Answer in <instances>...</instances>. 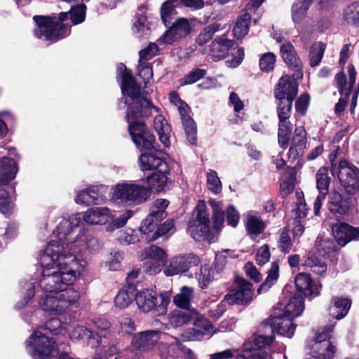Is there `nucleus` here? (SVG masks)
<instances>
[{
	"label": "nucleus",
	"instance_id": "nucleus-1",
	"mask_svg": "<svg viewBox=\"0 0 359 359\" xmlns=\"http://www.w3.org/2000/svg\"><path fill=\"white\" fill-rule=\"evenodd\" d=\"M55 222L53 233L61 243L50 241L40 254L42 271L39 284L46 293L40 297L39 305L43 311L59 316L79 304V292L66 286L73 285L88 268L87 260L79 254L96 252L102 245L84 227L72 234L81 223L79 213L59 217Z\"/></svg>",
	"mask_w": 359,
	"mask_h": 359
},
{
	"label": "nucleus",
	"instance_id": "nucleus-2",
	"mask_svg": "<svg viewBox=\"0 0 359 359\" xmlns=\"http://www.w3.org/2000/svg\"><path fill=\"white\" fill-rule=\"evenodd\" d=\"M137 103L130 100L128 104L126 120L128 131L135 145L141 150L151 149L154 142V135L147 130L142 118L151 114L157 108L146 97L137 99Z\"/></svg>",
	"mask_w": 359,
	"mask_h": 359
},
{
	"label": "nucleus",
	"instance_id": "nucleus-3",
	"mask_svg": "<svg viewBox=\"0 0 359 359\" xmlns=\"http://www.w3.org/2000/svg\"><path fill=\"white\" fill-rule=\"evenodd\" d=\"M168 205L169 201L163 198L157 199L153 203L150 213L142 221L140 226V231L145 235L147 241H154L174 228L172 220H167L158 227V223L167 215L165 209Z\"/></svg>",
	"mask_w": 359,
	"mask_h": 359
},
{
	"label": "nucleus",
	"instance_id": "nucleus-4",
	"mask_svg": "<svg viewBox=\"0 0 359 359\" xmlns=\"http://www.w3.org/2000/svg\"><path fill=\"white\" fill-rule=\"evenodd\" d=\"M149 197L146 187L132 182L116 184L109 191L111 203L122 207L133 208L144 203Z\"/></svg>",
	"mask_w": 359,
	"mask_h": 359
},
{
	"label": "nucleus",
	"instance_id": "nucleus-5",
	"mask_svg": "<svg viewBox=\"0 0 359 359\" xmlns=\"http://www.w3.org/2000/svg\"><path fill=\"white\" fill-rule=\"evenodd\" d=\"M68 13H60L59 14V20L63 22L68 18ZM34 20L37 25V28L34 31L36 37L41 39L43 37L46 41L51 43L62 39L70 34L69 26L53 20L50 17L34 16Z\"/></svg>",
	"mask_w": 359,
	"mask_h": 359
},
{
	"label": "nucleus",
	"instance_id": "nucleus-6",
	"mask_svg": "<svg viewBox=\"0 0 359 359\" xmlns=\"http://www.w3.org/2000/svg\"><path fill=\"white\" fill-rule=\"evenodd\" d=\"M197 219L191 221L189 226V232L191 236L197 241H208L209 243L215 242L220 230L210 226L209 213L203 201H199L197 207Z\"/></svg>",
	"mask_w": 359,
	"mask_h": 359
},
{
	"label": "nucleus",
	"instance_id": "nucleus-7",
	"mask_svg": "<svg viewBox=\"0 0 359 359\" xmlns=\"http://www.w3.org/2000/svg\"><path fill=\"white\" fill-rule=\"evenodd\" d=\"M28 353L34 359H47L57 353V346L53 338L41 330L35 331L26 341Z\"/></svg>",
	"mask_w": 359,
	"mask_h": 359
},
{
	"label": "nucleus",
	"instance_id": "nucleus-8",
	"mask_svg": "<svg viewBox=\"0 0 359 359\" xmlns=\"http://www.w3.org/2000/svg\"><path fill=\"white\" fill-rule=\"evenodd\" d=\"M170 295L167 292L160 294L158 297L155 291L150 289H144L135 291V302L138 309L143 312L155 310L158 314L166 313L167 306L170 303Z\"/></svg>",
	"mask_w": 359,
	"mask_h": 359
},
{
	"label": "nucleus",
	"instance_id": "nucleus-9",
	"mask_svg": "<svg viewBox=\"0 0 359 359\" xmlns=\"http://www.w3.org/2000/svg\"><path fill=\"white\" fill-rule=\"evenodd\" d=\"M332 327L327 326L319 331L311 344V355L306 359H331L336 348L330 341Z\"/></svg>",
	"mask_w": 359,
	"mask_h": 359
},
{
	"label": "nucleus",
	"instance_id": "nucleus-10",
	"mask_svg": "<svg viewBox=\"0 0 359 359\" xmlns=\"http://www.w3.org/2000/svg\"><path fill=\"white\" fill-rule=\"evenodd\" d=\"M273 340V336L254 335L244 344L243 353L236 359H272L265 348L271 345Z\"/></svg>",
	"mask_w": 359,
	"mask_h": 359
},
{
	"label": "nucleus",
	"instance_id": "nucleus-11",
	"mask_svg": "<svg viewBox=\"0 0 359 359\" xmlns=\"http://www.w3.org/2000/svg\"><path fill=\"white\" fill-rule=\"evenodd\" d=\"M159 339L160 332L156 330L140 332L133 337L131 345L126 349L124 355L128 359H133L137 356L138 351L150 349L155 346Z\"/></svg>",
	"mask_w": 359,
	"mask_h": 359
},
{
	"label": "nucleus",
	"instance_id": "nucleus-12",
	"mask_svg": "<svg viewBox=\"0 0 359 359\" xmlns=\"http://www.w3.org/2000/svg\"><path fill=\"white\" fill-rule=\"evenodd\" d=\"M236 287L224 296L228 305H248L254 298L252 284L241 277L235 279Z\"/></svg>",
	"mask_w": 359,
	"mask_h": 359
},
{
	"label": "nucleus",
	"instance_id": "nucleus-13",
	"mask_svg": "<svg viewBox=\"0 0 359 359\" xmlns=\"http://www.w3.org/2000/svg\"><path fill=\"white\" fill-rule=\"evenodd\" d=\"M337 170L338 178L346 192L359 194V168L346 160H341Z\"/></svg>",
	"mask_w": 359,
	"mask_h": 359
},
{
	"label": "nucleus",
	"instance_id": "nucleus-14",
	"mask_svg": "<svg viewBox=\"0 0 359 359\" xmlns=\"http://www.w3.org/2000/svg\"><path fill=\"white\" fill-rule=\"evenodd\" d=\"M118 76L121 79V90L124 96V104H127L130 100H134L137 103V100L145 96L144 93H140V87L136 83L130 72L128 71L123 64H119L118 66Z\"/></svg>",
	"mask_w": 359,
	"mask_h": 359
},
{
	"label": "nucleus",
	"instance_id": "nucleus-15",
	"mask_svg": "<svg viewBox=\"0 0 359 359\" xmlns=\"http://www.w3.org/2000/svg\"><path fill=\"white\" fill-rule=\"evenodd\" d=\"M142 256L144 259V271L151 275L156 274L162 270L167 259L165 252L154 245L145 248L142 253Z\"/></svg>",
	"mask_w": 359,
	"mask_h": 359
},
{
	"label": "nucleus",
	"instance_id": "nucleus-16",
	"mask_svg": "<svg viewBox=\"0 0 359 359\" xmlns=\"http://www.w3.org/2000/svg\"><path fill=\"white\" fill-rule=\"evenodd\" d=\"M192 321L194 325L198 328H189L184 331L181 334V338L184 341H196L203 339L204 335H212L217 331L210 321L203 316L199 314L196 311V315H194Z\"/></svg>",
	"mask_w": 359,
	"mask_h": 359
},
{
	"label": "nucleus",
	"instance_id": "nucleus-17",
	"mask_svg": "<svg viewBox=\"0 0 359 359\" xmlns=\"http://www.w3.org/2000/svg\"><path fill=\"white\" fill-rule=\"evenodd\" d=\"M200 259L198 257L193 254L172 257L169 264L164 270L167 276H172L187 271L192 266L198 265Z\"/></svg>",
	"mask_w": 359,
	"mask_h": 359
},
{
	"label": "nucleus",
	"instance_id": "nucleus-18",
	"mask_svg": "<svg viewBox=\"0 0 359 359\" xmlns=\"http://www.w3.org/2000/svg\"><path fill=\"white\" fill-rule=\"evenodd\" d=\"M184 4L185 6L196 9L201 8L203 0H168L161 8V15L163 22L165 25L170 23L172 17L176 14L175 8Z\"/></svg>",
	"mask_w": 359,
	"mask_h": 359
},
{
	"label": "nucleus",
	"instance_id": "nucleus-19",
	"mask_svg": "<svg viewBox=\"0 0 359 359\" xmlns=\"http://www.w3.org/2000/svg\"><path fill=\"white\" fill-rule=\"evenodd\" d=\"M298 91V84L296 80L288 75L283 76L276 88L275 97L279 100L292 102Z\"/></svg>",
	"mask_w": 359,
	"mask_h": 359
},
{
	"label": "nucleus",
	"instance_id": "nucleus-20",
	"mask_svg": "<svg viewBox=\"0 0 359 359\" xmlns=\"http://www.w3.org/2000/svg\"><path fill=\"white\" fill-rule=\"evenodd\" d=\"M113 219V212L107 207H94L83 215V220L90 225H104Z\"/></svg>",
	"mask_w": 359,
	"mask_h": 359
},
{
	"label": "nucleus",
	"instance_id": "nucleus-21",
	"mask_svg": "<svg viewBox=\"0 0 359 359\" xmlns=\"http://www.w3.org/2000/svg\"><path fill=\"white\" fill-rule=\"evenodd\" d=\"M332 235L340 245H345L353 240H359V227H353L340 222L332 226Z\"/></svg>",
	"mask_w": 359,
	"mask_h": 359
},
{
	"label": "nucleus",
	"instance_id": "nucleus-22",
	"mask_svg": "<svg viewBox=\"0 0 359 359\" xmlns=\"http://www.w3.org/2000/svg\"><path fill=\"white\" fill-rule=\"evenodd\" d=\"M178 110L181 116L182 123L188 141L194 144L197 140L196 126L194 119L189 116L190 108L183 101L178 105Z\"/></svg>",
	"mask_w": 359,
	"mask_h": 359
},
{
	"label": "nucleus",
	"instance_id": "nucleus-23",
	"mask_svg": "<svg viewBox=\"0 0 359 359\" xmlns=\"http://www.w3.org/2000/svg\"><path fill=\"white\" fill-rule=\"evenodd\" d=\"M306 144V131L304 127H297L292 138L288 156L291 161H294L302 156Z\"/></svg>",
	"mask_w": 359,
	"mask_h": 359
},
{
	"label": "nucleus",
	"instance_id": "nucleus-24",
	"mask_svg": "<svg viewBox=\"0 0 359 359\" xmlns=\"http://www.w3.org/2000/svg\"><path fill=\"white\" fill-rule=\"evenodd\" d=\"M293 319L285 313L278 314L275 312L274 316L271 319L272 328L275 329L279 334L290 338L294 334L296 328L292 323Z\"/></svg>",
	"mask_w": 359,
	"mask_h": 359
},
{
	"label": "nucleus",
	"instance_id": "nucleus-25",
	"mask_svg": "<svg viewBox=\"0 0 359 359\" xmlns=\"http://www.w3.org/2000/svg\"><path fill=\"white\" fill-rule=\"evenodd\" d=\"M193 351L176 340L168 346L161 353V359H192Z\"/></svg>",
	"mask_w": 359,
	"mask_h": 359
},
{
	"label": "nucleus",
	"instance_id": "nucleus-26",
	"mask_svg": "<svg viewBox=\"0 0 359 359\" xmlns=\"http://www.w3.org/2000/svg\"><path fill=\"white\" fill-rule=\"evenodd\" d=\"M347 71V76L344 72H339L335 77L340 94L343 96H346V97H348L355 82L356 76V72L353 66L349 65Z\"/></svg>",
	"mask_w": 359,
	"mask_h": 359
},
{
	"label": "nucleus",
	"instance_id": "nucleus-27",
	"mask_svg": "<svg viewBox=\"0 0 359 359\" xmlns=\"http://www.w3.org/2000/svg\"><path fill=\"white\" fill-rule=\"evenodd\" d=\"M140 166L142 170H162L168 171V165L161 158L151 154H142L139 158Z\"/></svg>",
	"mask_w": 359,
	"mask_h": 359
},
{
	"label": "nucleus",
	"instance_id": "nucleus-28",
	"mask_svg": "<svg viewBox=\"0 0 359 359\" xmlns=\"http://www.w3.org/2000/svg\"><path fill=\"white\" fill-rule=\"evenodd\" d=\"M295 285L297 290L304 296H316L320 293V286L314 283L307 273H299L295 278Z\"/></svg>",
	"mask_w": 359,
	"mask_h": 359
},
{
	"label": "nucleus",
	"instance_id": "nucleus-29",
	"mask_svg": "<svg viewBox=\"0 0 359 359\" xmlns=\"http://www.w3.org/2000/svg\"><path fill=\"white\" fill-rule=\"evenodd\" d=\"M233 46V41L222 36L212 42L209 55L214 61H219L226 57Z\"/></svg>",
	"mask_w": 359,
	"mask_h": 359
},
{
	"label": "nucleus",
	"instance_id": "nucleus-30",
	"mask_svg": "<svg viewBox=\"0 0 359 359\" xmlns=\"http://www.w3.org/2000/svg\"><path fill=\"white\" fill-rule=\"evenodd\" d=\"M78 204L86 205H97L101 202L98 187L90 186L88 188L79 191L74 198Z\"/></svg>",
	"mask_w": 359,
	"mask_h": 359
},
{
	"label": "nucleus",
	"instance_id": "nucleus-31",
	"mask_svg": "<svg viewBox=\"0 0 359 359\" xmlns=\"http://www.w3.org/2000/svg\"><path fill=\"white\" fill-rule=\"evenodd\" d=\"M245 226L248 234L252 239H255L265 229L263 220L259 216L252 213L246 215Z\"/></svg>",
	"mask_w": 359,
	"mask_h": 359
},
{
	"label": "nucleus",
	"instance_id": "nucleus-32",
	"mask_svg": "<svg viewBox=\"0 0 359 359\" xmlns=\"http://www.w3.org/2000/svg\"><path fill=\"white\" fill-rule=\"evenodd\" d=\"M194 315V309L175 310L169 315V323L173 327H182L191 322Z\"/></svg>",
	"mask_w": 359,
	"mask_h": 359
},
{
	"label": "nucleus",
	"instance_id": "nucleus-33",
	"mask_svg": "<svg viewBox=\"0 0 359 359\" xmlns=\"http://www.w3.org/2000/svg\"><path fill=\"white\" fill-rule=\"evenodd\" d=\"M168 171L156 170L154 171L151 175L147 177L146 183L148 187L149 192L154 191L156 192H161L164 190L167 183V173Z\"/></svg>",
	"mask_w": 359,
	"mask_h": 359
},
{
	"label": "nucleus",
	"instance_id": "nucleus-34",
	"mask_svg": "<svg viewBox=\"0 0 359 359\" xmlns=\"http://www.w3.org/2000/svg\"><path fill=\"white\" fill-rule=\"evenodd\" d=\"M351 305L349 299L335 297L329 309L330 314L337 320L341 319L348 313Z\"/></svg>",
	"mask_w": 359,
	"mask_h": 359
},
{
	"label": "nucleus",
	"instance_id": "nucleus-35",
	"mask_svg": "<svg viewBox=\"0 0 359 359\" xmlns=\"http://www.w3.org/2000/svg\"><path fill=\"white\" fill-rule=\"evenodd\" d=\"M17 170L15 160L4 157L0 161V184L12 180L15 177Z\"/></svg>",
	"mask_w": 359,
	"mask_h": 359
},
{
	"label": "nucleus",
	"instance_id": "nucleus-36",
	"mask_svg": "<svg viewBox=\"0 0 359 359\" xmlns=\"http://www.w3.org/2000/svg\"><path fill=\"white\" fill-rule=\"evenodd\" d=\"M135 298V288L133 285L123 287L116 295L114 302L116 308L123 309L129 306Z\"/></svg>",
	"mask_w": 359,
	"mask_h": 359
},
{
	"label": "nucleus",
	"instance_id": "nucleus-37",
	"mask_svg": "<svg viewBox=\"0 0 359 359\" xmlns=\"http://www.w3.org/2000/svg\"><path fill=\"white\" fill-rule=\"evenodd\" d=\"M100 334L97 332H93L87 327L79 325L74 326L69 334L70 339L72 341H77L88 339L92 346H94Z\"/></svg>",
	"mask_w": 359,
	"mask_h": 359
},
{
	"label": "nucleus",
	"instance_id": "nucleus-38",
	"mask_svg": "<svg viewBox=\"0 0 359 359\" xmlns=\"http://www.w3.org/2000/svg\"><path fill=\"white\" fill-rule=\"evenodd\" d=\"M280 53L285 62L291 67L296 68L299 72L302 67V62L297 56L294 48L289 43H284L280 46Z\"/></svg>",
	"mask_w": 359,
	"mask_h": 359
},
{
	"label": "nucleus",
	"instance_id": "nucleus-39",
	"mask_svg": "<svg viewBox=\"0 0 359 359\" xmlns=\"http://www.w3.org/2000/svg\"><path fill=\"white\" fill-rule=\"evenodd\" d=\"M154 127L158 134L160 141L165 147H168L171 129L165 118L161 115H157L154 120Z\"/></svg>",
	"mask_w": 359,
	"mask_h": 359
},
{
	"label": "nucleus",
	"instance_id": "nucleus-40",
	"mask_svg": "<svg viewBox=\"0 0 359 359\" xmlns=\"http://www.w3.org/2000/svg\"><path fill=\"white\" fill-rule=\"evenodd\" d=\"M252 10L246 8V11H242L239 15L233 29V33L236 38H243L248 34L251 20V15L248 11Z\"/></svg>",
	"mask_w": 359,
	"mask_h": 359
},
{
	"label": "nucleus",
	"instance_id": "nucleus-41",
	"mask_svg": "<svg viewBox=\"0 0 359 359\" xmlns=\"http://www.w3.org/2000/svg\"><path fill=\"white\" fill-rule=\"evenodd\" d=\"M193 297V288L183 286L180 289V292L174 297L173 302L179 308L189 309L190 303Z\"/></svg>",
	"mask_w": 359,
	"mask_h": 359
},
{
	"label": "nucleus",
	"instance_id": "nucleus-42",
	"mask_svg": "<svg viewBox=\"0 0 359 359\" xmlns=\"http://www.w3.org/2000/svg\"><path fill=\"white\" fill-rule=\"evenodd\" d=\"M304 309L303 299L300 295H294L289 300L285 306L284 313L287 316L294 318L301 315Z\"/></svg>",
	"mask_w": 359,
	"mask_h": 359
},
{
	"label": "nucleus",
	"instance_id": "nucleus-43",
	"mask_svg": "<svg viewBox=\"0 0 359 359\" xmlns=\"http://www.w3.org/2000/svg\"><path fill=\"white\" fill-rule=\"evenodd\" d=\"M303 265L319 276H323L327 271V265L325 262L318 259L312 253L306 255Z\"/></svg>",
	"mask_w": 359,
	"mask_h": 359
},
{
	"label": "nucleus",
	"instance_id": "nucleus-44",
	"mask_svg": "<svg viewBox=\"0 0 359 359\" xmlns=\"http://www.w3.org/2000/svg\"><path fill=\"white\" fill-rule=\"evenodd\" d=\"M313 0H299L292 5V19L294 23H299L303 20Z\"/></svg>",
	"mask_w": 359,
	"mask_h": 359
},
{
	"label": "nucleus",
	"instance_id": "nucleus-45",
	"mask_svg": "<svg viewBox=\"0 0 359 359\" xmlns=\"http://www.w3.org/2000/svg\"><path fill=\"white\" fill-rule=\"evenodd\" d=\"M296 182V173L293 170H287L284 173L280 181V194L285 197L292 193Z\"/></svg>",
	"mask_w": 359,
	"mask_h": 359
},
{
	"label": "nucleus",
	"instance_id": "nucleus-46",
	"mask_svg": "<svg viewBox=\"0 0 359 359\" xmlns=\"http://www.w3.org/2000/svg\"><path fill=\"white\" fill-rule=\"evenodd\" d=\"M343 19L351 26L359 27V2L352 3L345 8Z\"/></svg>",
	"mask_w": 359,
	"mask_h": 359
},
{
	"label": "nucleus",
	"instance_id": "nucleus-47",
	"mask_svg": "<svg viewBox=\"0 0 359 359\" xmlns=\"http://www.w3.org/2000/svg\"><path fill=\"white\" fill-rule=\"evenodd\" d=\"M279 276V266L277 262H273L270 269L268 271V276L264 282L259 287L257 292L261 294L268 291L271 287L277 281Z\"/></svg>",
	"mask_w": 359,
	"mask_h": 359
},
{
	"label": "nucleus",
	"instance_id": "nucleus-48",
	"mask_svg": "<svg viewBox=\"0 0 359 359\" xmlns=\"http://www.w3.org/2000/svg\"><path fill=\"white\" fill-rule=\"evenodd\" d=\"M209 203L212 207L213 215L212 219L215 224V229L221 230L224 224L223 204L220 201L210 199Z\"/></svg>",
	"mask_w": 359,
	"mask_h": 359
},
{
	"label": "nucleus",
	"instance_id": "nucleus-49",
	"mask_svg": "<svg viewBox=\"0 0 359 359\" xmlns=\"http://www.w3.org/2000/svg\"><path fill=\"white\" fill-rule=\"evenodd\" d=\"M295 196V206L292 211L293 219H304L306 216L308 209L304 199L303 193L297 191Z\"/></svg>",
	"mask_w": 359,
	"mask_h": 359
},
{
	"label": "nucleus",
	"instance_id": "nucleus-50",
	"mask_svg": "<svg viewBox=\"0 0 359 359\" xmlns=\"http://www.w3.org/2000/svg\"><path fill=\"white\" fill-rule=\"evenodd\" d=\"M325 49V45L322 42H317L311 46L309 53L310 65L311 67H316L320 64Z\"/></svg>",
	"mask_w": 359,
	"mask_h": 359
},
{
	"label": "nucleus",
	"instance_id": "nucleus-51",
	"mask_svg": "<svg viewBox=\"0 0 359 359\" xmlns=\"http://www.w3.org/2000/svg\"><path fill=\"white\" fill-rule=\"evenodd\" d=\"M330 177L328 176V169L325 167L320 168L316 173V187L319 191L328 193Z\"/></svg>",
	"mask_w": 359,
	"mask_h": 359
},
{
	"label": "nucleus",
	"instance_id": "nucleus-52",
	"mask_svg": "<svg viewBox=\"0 0 359 359\" xmlns=\"http://www.w3.org/2000/svg\"><path fill=\"white\" fill-rule=\"evenodd\" d=\"M292 131V124L289 121H279L278 143L281 147L285 148L288 144L289 136Z\"/></svg>",
	"mask_w": 359,
	"mask_h": 359
},
{
	"label": "nucleus",
	"instance_id": "nucleus-53",
	"mask_svg": "<svg viewBox=\"0 0 359 359\" xmlns=\"http://www.w3.org/2000/svg\"><path fill=\"white\" fill-rule=\"evenodd\" d=\"M93 346H100V353H104L107 359L113 357L117 354V348L114 344H111L106 340H103L102 336H99Z\"/></svg>",
	"mask_w": 359,
	"mask_h": 359
},
{
	"label": "nucleus",
	"instance_id": "nucleus-54",
	"mask_svg": "<svg viewBox=\"0 0 359 359\" xmlns=\"http://www.w3.org/2000/svg\"><path fill=\"white\" fill-rule=\"evenodd\" d=\"M208 189L214 193L218 194L222 189V182L215 170H210L206 175Z\"/></svg>",
	"mask_w": 359,
	"mask_h": 359
},
{
	"label": "nucleus",
	"instance_id": "nucleus-55",
	"mask_svg": "<svg viewBox=\"0 0 359 359\" xmlns=\"http://www.w3.org/2000/svg\"><path fill=\"white\" fill-rule=\"evenodd\" d=\"M213 271L208 265H203L200 272L196 274L201 288H205L213 279Z\"/></svg>",
	"mask_w": 359,
	"mask_h": 359
},
{
	"label": "nucleus",
	"instance_id": "nucleus-56",
	"mask_svg": "<svg viewBox=\"0 0 359 359\" xmlns=\"http://www.w3.org/2000/svg\"><path fill=\"white\" fill-rule=\"evenodd\" d=\"M220 29V26L218 24H212L206 26L199 34L197 38V43L199 45H203L210 41L213 34L218 32Z\"/></svg>",
	"mask_w": 359,
	"mask_h": 359
},
{
	"label": "nucleus",
	"instance_id": "nucleus-57",
	"mask_svg": "<svg viewBox=\"0 0 359 359\" xmlns=\"http://www.w3.org/2000/svg\"><path fill=\"white\" fill-rule=\"evenodd\" d=\"M170 28L176 33L177 36L182 38L189 34L191 26L187 19L179 18Z\"/></svg>",
	"mask_w": 359,
	"mask_h": 359
},
{
	"label": "nucleus",
	"instance_id": "nucleus-58",
	"mask_svg": "<svg viewBox=\"0 0 359 359\" xmlns=\"http://www.w3.org/2000/svg\"><path fill=\"white\" fill-rule=\"evenodd\" d=\"M133 215V212L132 210H126L116 219H114L113 216V219L111 220V223L107 227V230L112 231L116 229L123 227Z\"/></svg>",
	"mask_w": 359,
	"mask_h": 359
},
{
	"label": "nucleus",
	"instance_id": "nucleus-59",
	"mask_svg": "<svg viewBox=\"0 0 359 359\" xmlns=\"http://www.w3.org/2000/svg\"><path fill=\"white\" fill-rule=\"evenodd\" d=\"M118 241L123 245L134 244L139 241L137 233L131 229L121 231L118 236Z\"/></svg>",
	"mask_w": 359,
	"mask_h": 359
},
{
	"label": "nucleus",
	"instance_id": "nucleus-60",
	"mask_svg": "<svg viewBox=\"0 0 359 359\" xmlns=\"http://www.w3.org/2000/svg\"><path fill=\"white\" fill-rule=\"evenodd\" d=\"M158 50V46L155 43H149L146 48L139 52L140 67L145 64L147 61L154 57Z\"/></svg>",
	"mask_w": 359,
	"mask_h": 359
},
{
	"label": "nucleus",
	"instance_id": "nucleus-61",
	"mask_svg": "<svg viewBox=\"0 0 359 359\" xmlns=\"http://www.w3.org/2000/svg\"><path fill=\"white\" fill-rule=\"evenodd\" d=\"M86 6L84 4L77 5L72 8L69 11L70 19L74 25L83 22L86 18Z\"/></svg>",
	"mask_w": 359,
	"mask_h": 359
},
{
	"label": "nucleus",
	"instance_id": "nucleus-62",
	"mask_svg": "<svg viewBox=\"0 0 359 359\" xmlns=\"http://www.w3.org/2000/svg\"><path fill=\"white\" fill-rule=\"evenodd\" d=\"M316 248L320 255L324 256L330 252L334 248V244L328 238L319 236L316 241Z\"/></svg>",
	"mask_w": 359,
	"mask_h": 359
},
{
	"label": "nucleus",
	"instance_id": "nucleus-63",
	"mask_svg": "<svg viewBox=\"0 0 359 359\" xmlns=\"http://www.w3.org/2000/svg\"><path fill=\"white\" fill-rule=\"evenodd\" d=\"M276 55L272 53L264 54L259 59V67L262 72H270L274 67Z\"/></svg>",
	"mask_w": 359,
	"mask_h": 359
},
{
	"label": "nucleus",
	"instance_id": "nucleus-64",
	"mask_svg": "<svg viewBox=\"0 0 359 359\" xmlns=\"http://www.w3.org/2000/svg\"><path fill=\"white\" fill-rule=\"evenodd\" d=\"M292 241L288 230L283 229L278 239V248L284 253H288L292 248Z\"/></svg>",
	"mask_w": 359,
	"mask_h": 359
}]
</instances>
